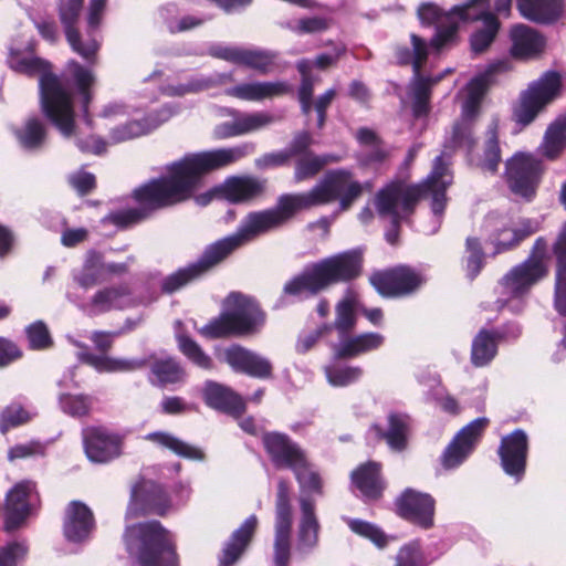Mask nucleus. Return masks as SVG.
Segmentation results:
<instances>
[{
	"mask_svg": "<svg viewBox=\"0 0 566 566\" xmlns=\"http://www.w3.org/2000/svg\"><path fill=\"white\" fill-rule=\"evenodd\" d=\"M411 46L409 50L405 46L396 49V59L400 64H412L415 72V81L411 84V96L413 99V113L416 116H421L428 112V101L431 85L436 84L440 77L437 78H420V69L427 60L429 48L426 41L416 34H411Z\"/></svg>",
	"mask_w": 566,
	"mask_h": 566,
	"instance_id": "ddd939ff",
	"label": "nucleus"
},
{
	"mask_svg": "<svg viewBox=\"0 0 566 566\" xmlns=\"http://www.w3.org/2000/svg\"><path fill=\"white\" fill-rule=\"evenodd\" d=\"M264 448L276 468L293 469L305 457L304 451L286 434L268 432L262 438Z\"/></svg>",
	"mask_w": 566,
	"mask_h": 566,
	"instance_id": "a878e982",
	"label": "nucleus"
},
{
	"mask_svg": "<svg viewBox=\"0 0 566 566\" xmlns=\"http://www.w3.org/2000/svg\"><path fill=\"white\" fill-rule=\"evenodd\" d=\"M453 176L443 156H438L432 166V170L427 179L419 185H406L403 182H391L382 188L376 196V209L382 217L389 218L394 230L386 233V239L394 244L397 240L396 229L401 219L407 217L416 206L419 198L430 197L431 209L437 218L443 213L447 197L446 190L452 184Z\"/></svg>",
	"mask_w": 566,
	"mask_h": 566,
	"instance_id": "f03ea898",
	"label": "nucleus"
},
{
	"mask_svg": "<svg viewBox=\"0 0 566 566\" xmlns=\"http://www.w3.org/2000/svg\"><path fill=\"white\" fill-rule=\"evenodd\" d=\"M177 339L179 349L190 361L202 369L212 368V359L195 340L181 334L177 335Z\"/></svg>",
	"mask_w": 566,
	"mask_h": 566,
	"instance_id": "052dcab7",
	"label": "nucleus"
},
{
	"mask_svg": "<svg viewBox=\"0 0 566 566\" xmlns=\"http://www.w3.org/2000/svg\"><path fill=\"white\" fill-rule=\"evenodd\" d=\"M547 273L546 242L544 239H537L530 258L511 269L501 280V293L504 296L499 301L501 306L521 300Z\"/></svg>",
	"mask_w": 566,
	"mask_h": 566,
	"instance_id": "1a4fd4ad",
	"label": "nucleus"
},
{
	"mask_svg": "<svg viewBox=\"0 0 566 566\" xmlns=\"http://www.w3.org/2000/svg\"><path fill=\"white\" fill-rule=\"evenodd\" d=\"M277 54L266 50L244 49L241 65L250 67L261 74L272 72L276 65Z\"/></svg>",
	"mask_w": 566,
	"mask_h": 566,
	"instance_id": "5fc2aeb1",
	"label": "nucleus"
},
{
	"mask_svg": "<svg viewBox=\"0 0 566 566\" xmlns=\"http://www.w3.org/2000/svg\"><path fill=\"white\" fill-rule=\"evenodd\" d=\"M536 230L537 224L531 220L515 223L507 214L496 212L489 213L481 228L484 241L494 247L495 253L509 250Z\"/></svg>",
	"mask_w": 566,
	"mask_h": 566,
	"instance_id": "4468645a",
	"label": "nucleus"
},
{
	"mask_svg": "<svg viewBox=\"0 0 566 566\" xmlns=\"http://www.w3.org/2000/svg\"><path fill=\"white\" fill-rule=\"evenodd\" d=\"M105 276V262L96 252H88L83 265L72 273L73 282L83 290L95 286Z\"/></svg>",
	"mask_w": 566,
	"mask_h": 566,
	"instance_id": "79ce46f5",
	"label": "nucleus"
},
{
	"mask_svg": "<svg viewBox=\"0 0 566 566\" xmlns=\"http://www.w3.org/2000/svg\"><path fill=\"white\" fill-rule=\"evenodd\" d=\"M355 302L352 297H345L336 306V319L334 327L340 333H347L355 325Z\"/></svg>",
	"mask_w": 566,
	"mask_h": 566,
	"instance_id": "774afa93",
	"label": "nucleus"
},
{
	"mask_svg": "<svg viewBox=\"0 0 566 566\" xmlns=\"http://www.w3.org/2000/svg\"><path fill=\"white\" fill-rule=\"evenodd\" d=\"M175 113L176 111L171 107H163L156 115H148L143 120H130L118 125L111 129L109 142L123 143L148 134L167 122Z\"/></svg>",
	"mask_w": 566,
	"mask_h": 566,
	"instance_id": "c756f323",
	"label": "nucleus"
},
{
	"mask_svg": "<svg viewBox=\"0 0 566 566\" xmlns=\"http://www.w3.org/2000/svg\"><path fill=\"white\" fill-rule=\"evenodd\" d=\"M149 491L147 483L135 485L132 490L130 501L126 511V520L135 518L144 513L154 512L164 514L166 510L155 502V497L146 493Z\"/></svg>",
	"mask_w": 566,
	"mask_h": 566,
	"instance_id": "a18cd8bd",
	"label": "nucleus"
},
{
	"mask_svg": "<svg viewBox=\"0 0 566 566\" xmlns=\"http://www.w3.org/2000/svg\"><path fill=\"white\" fill-rule=\"evenodd\" d=\"M370 188L369 182H359L346 169L329 170L313 186L319 206L338 201L342 211L347 210L365 189L370 190Z\"/></svg>",
	"mask_w": 566,
	"mask_h": 566,
	"instance_id": "9d476101",
	"label": "nucleus"
},
{
	"mask_svg": "<svg viewBox=\"0 0 566 566\" xmlns=\"http://www.w3.org/2000/svg\"><path fill=\"white\" fill-rule=\"evenodd\" d=\"M258 525L255 515L249 516L242 525L233 532L231 538L226 544L220 556V566L233 565L242 555L249 545Z\"/></svg>",
	"mask_w": 566,
	"mask_h": 566,
	"instance_id": "c9c22d12",
	"label": "nucleus"
},
{
	"mask_svg": "<svg viewBox=\"0 0 566 566\" xmlns=\"http://www.w3.org/2000/svg\"><path fill=\"white\" fill-rule=\"evenodd\" d=\"M388 422L389 428L386 433H382L378 426H374L371 431L375 432L377 437H384L392 450L400 451L405 449L409 431L408 417L392 413L388 417Z\"/></svg>",
	"mask_w": 566,
	"mask_h": 566,
	"instance_id": "49530a36",
	"label": "nucleus"
},
{
	"mask_svg": "<svg viewBox=\"0 0 566 566\" xmlns=\"http://www.w3.org/2000/svg\"><path fill=\"white\" fill-rule=\"evenodd\" d=\"M241 245L243 244L235 233L211 243L206 248L198 262L180 269L166 277L163 282V290L168 293L179 290L223 261Z\"/></svg>",
	"mask_w": 566,
	"mask_h": 566,
	"instance_id": "9b49d317",
	"label": "nucleus"
},
{
	"mask_svg": "<svg viewBox=\"0 0 566 566\" xmlns=\"http://www.w3.org/2000/svg\"><path fill=\"white\" fill-rule=\"evenodd\" d=\"M9 66L19 73L39 75L40 101L44 115L64 137L74 133V112L71 94L65 83L49 72V63L31 52L10 51Z\"/></svg>",
	"mask_w": 566,
	"mask_h": 566,
	"instance_id": "7ed1b4c3",
	"label": "nucleus"
},
{
	"mask_svg": "<svg viewBox=\"0 0 566 566\" xmlns=\"http://www.w3.org/2000/svg\"><path fill=\"white\" fill-rule=\"evenodd\" d=\"M281 227L279 216L272 208L250 212L235 232L242 244Z\"/></svg>",
	"mask_w": 566,
	"mask_h": 566,
	"instance_id": "72a5a7b5",
	"label": "nucleus"
},
{
	"mask_svg": "<svg viewBox=\"0 0 566 566\" xmlns=\"http://www.w3.org/2000/svg\"><path fill=\"white\" fill-rule=\"evenodd\" d=\"M265 322V315L250 297L232 293L226 300L223 313L199 329L208 338L228 335H250L258 333Z\"/></svg>",
	"mask_w": 566,
	"mask_h": 566,
	"instance_id": "0eeeda50",
	"label": "nucleus"
},
{
	"mask_svg": "<svg viewBox=\"0 0 566 566\" xmlns=\"http://www.w3.org/2000/svg\"><path fill=\"white\" fill-rule=\"evenodd\" d=\"M566 150V114L557 117L546 128L538 153L547 160H556Z\"/></svg>",
	"mask_w": 566,
	"mask_h": 566,
	"instance_id": "4c0bfd02",
	"label": "nucleus"
},
{
	"mask_svg": "<svg viewBox=\"0 0 566 566\" xmlns=\"http://www.w3.org/2000/svg\"><path fill=\"white\" fill-rule=\"evenodd\" d=\"M528 440L527 434L521 430L502 438L499 454L501 464L506 474L521 480L525 471Z\"/></svg>",
	"mask_w": 566,
	"mask_h": 566,
	"instance_id": "412c9836",
	"label": "nucleus"
},
{
	"mask_svg": "<svg viewBox=\"0 0 566 566\" xmlns=\"http://www.w3.org/2000/svg\"><path fill=\"white\" fill-rule=\"evenodd\" d=\"M397 510L401 517L421 527L433 524L434 500L427 493L405 491L397 501Z\"/></svg>",
	"mask_w": 566,
	"mask_h": 566,
	"instance_id": "4be33fe9",
	"label": "nucleus"
},
{
	"mask_svg": "<svg viewBox=\"0 0 566 566\" xmlns=\"http://www.w3.org/2000/svg\"><path fill=\"white\" fill-rule=\"evenodd\" d=\"M520 15L533 23L549 25L564 13L563 0H515Z\"/></svg>",
	"mask_w": 566,
	"mask_h": 566,
	"instance_id": "7c9ffc66",
	"label": "nucleus"
},
{
	"mask_svg": "<svg viewBox=\"0 0 566 566\" xmlns=\"http://www.w3.org/2000/svg\"><path fill=\"white\" fill-rule=\"evenodd\" d=\"M506 69L507 64L505 62L491 64L484 73L473 77L463 88L461 118L453 125L450 135L446 138V151L464 149L470 153L473 149L475 139L472 130V120L479 115L481 102L491 82V75Z\"/></svg>",
	"mask_w": 566,
	"mask_h": 566,
	"instance_id": "423d86ee",
	"label": "nucleus"
},
{
	"mask_svg": "<svg viewBox=\"0 0 566 566\" xmlns=\"http://www.w3.org/2000/svg\"><path fill=\"white\" fill-rule=\"evenodd\" d=\"M15 135L24 148L34 149L43 145L46 132L40 119L30 118L21 129L15 132Z\"/></svg>",
	"mask_w": 566,
	"mask_h": 566,
	"instance_id": "6e6d98bb",
	"label": "nucleus"
},
{
	"mask_svg": "<svg viewBox=\"0 0 566 566\" xmlns=\"http://www.w3.org/2000/svg\"><path fill=\"white\" fill-rule=\"evenodd\" d=\"M32 418V413L19 403L8 406L0 417V430L6 433L9 429L27 423Z\"/></svg>",
	"mask_w": 566,
	"mask_h": 566,
	"instance_id": "69168bd1",
	"label": "nucleus"
},
{
	"mask_svg": "<svg viewBox=\"0 0 566 566\" xmlns=\"http://www.w3.org/2000/svg\"><path fill=\"white\" fill-rule=\"evenodd\" d=\"M39 503L35 484L32 481L17 483L6 497V527L13 530L31 514Z\"/></svg>",
	"mask_w": 566,
	"mask_h": 566,
	"instance_id": "f3484780",
	"label": "nucleus"
},
{
	"mask_svg": "<svg viewBox=\"0 0 566 566\" xmlns=\"http://www.w3.org/2000/svg\"><path fill=\"white\" fill-rule=\"evenodd\" d=\"M279 120V117L268 112L237 114L232 120L216 126L214 136L227 139L260 130Z\"/></svg>",
	"mask_w": 566,
	"mask_h": 566,
	"instance_id": "b1692460",
	"label": "nucleus"
},
{
	"mask_svg": "<svg viewBox=\"0 0 566 566\" xmlns=\"http://www.w3.org/2000/svg\"><path fill=\"white\" fill-rule=\"evenodd\" d=\"M60 406L65 413L72 417H83L90 412L92 400L84 395H62Z\"/></svg>",
	"mask_w": 566,
	"mask_h": 566,
	"instance_id": "338daca9",
	"label": "nucleus"
},
{
	"mask_svg": "<svg viewBox=\"0 0 566 566\" xmlns=\"http://www.w3.org/2000/svg\"><path fill=\"white\" fill-rule=\"evenodd\" d=\"M356 137L358 142L366 148L363 153L365 164L381 163L388 156V151L381 146V143L375 132L368 128H360Z\"/></svg>",
	"mask_w": 566,
	"mask_h": 566,
	"instance_id": "603ef678",
	"label": "nucleus"
},
{
	"mask_svg": "<svg viewBox=\"0 0 566 566\" xmlns=\"http://www.w3.org/2000/svg\"><path fill=\"white\" fill-rule=\"evenodd\" d=\"M291 527L292 507L290 504V491L286 482L280 481L275 503V566H287L290 558Z\"/></svg>",
	"mask_w": 566,
	"mask_h": 566,
	"instance_id": "dca6fc26",
	"label": "nucleus"
},
{
	"mask_svg": "<svg viewBox=\"0 0 566 566\" xmlns=\"http://www.w3.org/2000/svg\"><path fill=\"white\" fill-rule=\"evenodd\" d=\"M373 286L384 296L405 295L424 282V277L408 268L376 273L370 277Z\"/></svg>",
	"mask_w": 566,
	"mask_h": 566,
	"instance_id": "aec40b11",
	"label": "nucleus"
},
{
	"mask_svg": "<svg viewBox=\"0 0 566 566\" xmlns=\"http://www.w3.org/2000/svg\"><path fill=\"white\" fill-rule=\"evenodd\" d=\"M488 424L489 419L481 417L462 428L443 452L442 465L446 469H454L460 465L473 451Z\"/></svg>",
	"mask_w": 566,
	"mask_h": 566,
	"instance_id": "a211bd4d",
	"label": "nucleus"
},
{
	"mask_svg": "<svg viewBox=\"0 0 566 566\" xmlns=\"http://www.w3.org/2000/svg\"><path fill=\"white\" fill-rule=\"evenodd\" d=\"M83 0H63L60 6V18L65 28L67 42L73 51L86 60H91L98 50V42L95 39H88L85 42L73 29L82 10Z\"/></svg>",
	"mask_w": 566,
	"mask_h": 566,
	"instance_id": "5701e85b",
	"label": "nucleus"
},
{
	"mask_svg": "<svg viewBox=\"0 0 566 566\" xmlns=\"http://www.w3.org/2000/svg\"><path fill=\"white\" fill-rule=\"evenodd\" d=\"M145 439L186 459L203 460L205 458L203 452L199 448L180 440L169 432H151L145 436Z\"/></svg>",
	"mask_w": 566,
	"mask_h": 566,
	"instance_id": "37998d69",
	"label": "nucleus"
},
{
	"mask_svg": "<svg viewBox=\"0 0 566 566\" xmlns=\"http://www.w3.org/2000/svg\"><path fill=\"white\" fill-rule=\"evenodd\" d=\"M452 12V9L447 13H441L438 6L433 3H423L418 9V17L422 23L431 24L439 23L436 36L431 41V46L439 51L443 46H437L433 41L438 38L439 33L447 32L452 25V20H448L447 17Z\"/></svg>",
	"mask_w": 566,
	"mask_h": 566,
	"instance_id": "4d7b16f0",
	"label": "nucleus"
},
{
	"mask_svg": "<svg viewBox=\"0 0 566 566\" xmlns=\"http://www.w3.org/2000/svg\"><path fill=\"white\" fill-rule=\"evenodd\" d=\"M384 336L379 333H365L348 337L335 346L336 358H350L375 350L384 344Z\"/></svg>",
	"mask_w": 566,
	"mask_h": 566,
	"instance_id": "ea45409f",
	"label": "nucleus"
},
{
	"mask_svg": "<svg viewBox=\"0 0 566 566\" xmlns=\"http://www.w3.org/2000/svg\"><path fill=\"white\" fill-rule=\"evenodd\" d=\"M290 91V84L283 81L249 82L228 88L226 94L242 101L260 102L284 95Z\"/></svg>",
	"mask_w": 566,
	"mask_h": 566,
	"instance_id": "2f4dec72",
	"label": "nucleus"
},
{
	"mask_svg": "<svg viewBox=\"0 0 566 566\" xmlns=\"http://www.w3.org/2000/svg\"><path fill=\"white\" fill-rule=\"evenodd\" d=\"M511 49L513 57L520 60H530L542 54L546 46L545 36L537 30L516 23L510 29Z\"/></svg>",
	"mask_w": 566,
	"mask_h": 566,
	"instance_id": "393cba45",
	"label": "nucleus"
},
{
	"mask_svg": "<svg viewBox=\"0 0 566 566\" xmlns=\"http://www.w3.org/2000/svg\"><path fill=\"white\" fill-rule=\"evenodd\" d=\"M543 171L541 159L532 154L517 153L506 161L505 177L515 196L530 199L535 193Z\"/></svg>",
	"mask_w": 566,
	"mask_h": 566,
	"instance_id": "2eb2a0df",
	"label": "nucleus"
},
{
	"mask_svg": "<svg viewBox=\"0 0 566 566\" xmlns=\"http://www.w3.org/2000/svg\"><path fill=\"white\" fill-rule=\"evenodd\" d=\"M339 157L335 155H315L306 153L300 157L295 165L294 178L297 182L315 177L325 166L338 163Z\"/></svg>",
	"mask_w": 566,
	"mask_h": 566,
	"instance_id": "de8ad7c7",
	"label": "nucleus"
},
{
	"mask_svg": "<svg viewBox=\"0 0 566 566\" xmlns=\"http://www.w3.org/2000/svg\"><path fill=\"white\" fill-rule=\"evenodd\" d=\"M80 359L93 366L96 370L106 373L133 371L144 367L146 364L139 359L113 358L93 354H80Z\"/></svg>",
	"mask_w": 566,
	"mask_h": 566,
	"instance_id": "c03bdc74",
	"label": "nucleus"
},
{
	"mask_svg": "<svg viewBox=\"0 0 566 566\" xmlns=\"http://www.w3.org/2000/svg\"><path fill=\"white\" fill-rule=\"evenodd\" d=\"M254 151L251 143L190 154L167 168V176L154 179L134 191L144 210H155L189 199L201 175L223 169Z\"/></svg>",
	"mask_w": 566,
	"mask_h": 566,
	"instance_id": "f257e3e1",
	"label": "nucleus"
},
{
	"mask_svg": "<svg viewBox=\"0 0 566 566\" xmlns=\"http://www.w3.org/2000/svg\"><path fill=\"white\" fill-rule=\"evenodd\" d=\"M360 270L361 252H344L305 269L284 285V293L300 297L311 296L331 284L357 276Z\"/></svg>",
	"mask_w": 566,
	"mask_h": 566,
	"instance_id": "20e7f679",
	"label": "nucleus"
},
{
	"mask_svg": "<svg viewBox=\"0 0 566 566\" xmlns=\"http://www.w3.org/2000/svg\"><path fill=\"white\" fill-rule=\"evenodd\" d=\"M318 201L313 187L306 192L283 195L279 198L277 203L273 207V211L279 216L280 223L283 226L295 213L301 210H307L318 207Z\"/></svg>",
	"mask_w": 566,
	"mask_h": 566,
	"instance_id": "58836bf2",
	"label": "nucleus"
},
{
	"mask_svg": "<svg viewBox=\"0 0 566 566\" xmlns=\"http://www.w3.org/2000/svg\"><path fill=\"white\" fill-rule=\"evenodd\" d=\"M151 371L161 385L181 381L185 373L179 364L170 358H159L151 365Z\"/></svg>",
	"mask_w": 566,
	"mask_h": 566,
	"instance_id": "bf43d9fd",
	"label": "nucleus"
},
{
	"mask_svg": "<svg viewBox=\"0 0 566 566\" xmlns=\"http://www.w3.org/2000/svg\"><path fill=\"white\" fill-rule=\"evenodd\" d=\"M379 465L375 462H368L360 465L352 473L353 484L360 493L368 499L380 496L384 484L379 475Z\"/></svg>",
	"mask_w": 566,
	"mask_h": 566,
	"instance_id": "a19ab883",
	"label": "nucleus"
},
{
	"mask_svg": "<svg viewBox=\"0 0 566 566\" xmlns=\"http://www.w3.org/2000/svg\"><path fill=\"white\" fill-rule=\"evenodd\" d=\"M94 527L91 510L82 502H72L65 513L64 535L70 542H82L88 537Z\"/></svg>",
	"mask_w": 566,
	"mask_h": 566,
	"instance_id": "473e14b6",
	"label": "nucleus"
},
{
	"mask_svg": "<svg viewBox=\"0 0 566 566\" xmlns=\"http://www.w3.org/2000/svg\"><path fill=\"white\" fill-rule=\"evenodd\" d=\"M490 0H468L467 2L452 8V12L447 17L452 20V25L448 31L439 33L433 44L444 46L450 42L458 29L460 22L482 21L483 29L476 31L471 36V48L474 53H482L494 41L501 23L495 14L489 11Z\"/></svg>",
	"mask_w": 566,
	"mask_h": 566,
	"instance_id": "6e6552de",
	"label": "nucleus"
},
{
	"mask_svg": "<svg viewBox=\"0 0 566 566\" xmlns=\"http://www.w3.org/2000/svg\"><path fill=\"white\" fill-rule=\"evenodd\" d=\"M292 471L300 484L302 491L322 493V481L318 473L307 461L306 455L297 463Z\"/></svg>",
	"mask_w": 566,
	"mask_h": 566,
	"instance_id": "13d9d810",
	"label": "nucleus"
},
{
	"mask_svg": "<svg viewBox=\"0 0 566 566\" xmlns=\"http://www.w3.org/2000/svg\"><path fill=\"white\" fill-rule=\"evenodd\" d=\"M347 525L353 533L369 539L379 548L385 547L388 543V537L375 524L358 518H348Z\"/></svg>",
	"mask_w": 566,
	"mask_h": 566,
	"instance_id": "680f3d73",
	"label": "nucleus"
},
{
	"mask_svg": "<svg viewBox=\"0 0 566 566\" xmlns=\"http://www.w3.org/2000/svg\"><path fill=\"white\" fill-rule=\"evenodd\" d=\"M266 181L252 176L228 178L219 188L221 199L232 203H245L265 191Z\"/></svg>",
	"mask_w": 566,
	"mask_h": 566,
	"instance_id": "cd10ccee",
	"label": "nucleus"
},
{
	"mask_svg": "<svg viewBox=\"0 0 566 566\" xmlns=\"http://www.w3.org/2000/svg\"><path fill=\"white\" fill-rule=\"evenodd\" d=\"M232 81L231 74H216L214 76H200L192 78L187 84L170 85L166 93L170 96H182L189 93H198L213 86Z\"/></svg>",
	"mask_w": 566,
	"mask_h": 566,
	"instance_id": "8fccbe9b",
	"label": "nucleus"
},
{
	"mask_svg": "<svg viewBox=\"0 0 566 566\" xmlns=\"http://www.w3.org/2000/svg\"><path fill=\"white\" fill-rule=\"evenodd\" d=\"M296 66L302 75V83L298 88L301 111L305 116H308L312 112L314 85L317 80L311 75L312 63L310 60H301L297 62Z\"/></svg>",
	"mask_w": 566,
	"mask_h": 566,
	"instance_id": "864d4df0",
	"label": "nucleus"
},
{
	"mask_svg": "<svg viewBox=\"0 0 566 566\" xmlns=\"http://www.w3.org/2000/svg\"><path fill=\"white\" fill-rule=\"evenodd\" d=\"M83 444L90 461L104 463L118 457L120 439L103 427H87L83 430Z\"/></svg>",
	"mask_w": 566,
	"mask_h": 566,
	"instance_id": "6ab92c4d",
	"label": "nucleus"
},
{
	"mask_svg": "<svg viewBox=\"0 0 566 566\" xmlns=\"http://www.w3.org/2000/svg\"><path fill=\"white\" fill-rule=\"evenodd\" d=\"M554 253L557 260L554 287V308L560 315H566V222L563 224L556 242Z\"/></svg>",
	"mask_w": 566,
	"mask_h": 566,
	"instance_id": "f704fd0d",
	"label": "nucleus"
},
{
	"mask_svg": "<svg viewBox=\"0 0 566 566\" xmlns=\"http://www.w3.org/2000/svg\"><path fill=\"white\" fill-rule=\"evenodd\" d=\"M496 355V338L482 329L472 342L471 360L476 367L488 365Z\"/></svg>",
	"mask_w": 566,
	"mask_h": 566,
	"instance_id": "3c124183",
	"label": "nucleus"
},
{
	"mask_svg": "<svg viewBox=\"0 0 566 566\" xmlns=\"http://www.w3.org/2000/svg\"><path fill=\"white\" fill-rule=\"evenodd\" d=\"M67 71L74 78L80 93L82 95L83 108L84 112H87V105L91 99V95L88 93L90 86L94 83V75L91 70L83 67L75 61H71L67 64Z\"/></svg>",
	"mask_w": 566,
	"mask_h": 566,
	"instance_id": "0e129e2a",
	"label": "nucleus"
},
{
	"mask_svg": "<svg viewBox=\"0 0 566 566\" xmlns=\"http://www.w3.org/2000/svg\"><path fill=\"white\" fill-rule=\"evenodd\" d=\"M560 75L548 71L538 80L532 82L521 94L520 102L514 108L513 116L518 124L528 125L558 95Z\"/></svg>",
	"mask_w": 566,
	"mask_h": 566,
	"instance_id": "f8f14e48",
	"label": "nucleus"
},
{
	"mask_svg": "<svg viewBox=\"0 0 566 566\" xmlns=\"http://www.w3.org/2000/svg\"><path fill=\"white\" fill-rule=\"evenodd\" d=\"M325 375L329 385L334 387H345L356 382L363 375V369L357 366L325 367Z\"/></svg>",
	"mask_w": 566,
	"mask_h": 566,
	"instance_id": "e2e57ef3",
	"label": "nucleus"
},
{
	"mask_svg": "<svg viewBox=\"0 0 566 566\" xmlns=\"http://www.w3.org/2000/svg\"><path fill=\"white\" fill-rule=\"evenodd\" d=\"M499 120L493 118L486 130L483 156L479 166L485 172L495 174L501 163V149L497 139Z\"/></svg>",
	"mask_w": 566,
	"mask_h": 566,
	"instance_id": "09e8293b",
	"label": "nucleus"
},
{
	"mask_svg": "<svg viewBox=\"0 0 566 566\" xmlns=\"http://www.w3.org/2000/svg\"><path fill=\"white\" fill-rule=\"evenodd\" d=\"M125 544L140 566H178L170 534L156 521L127 525Z\"/></svg>",
	"mask_w": 566,
	"mask_h": 566,
	"instance_id": "39448f33",
	"label": "nucleus"
},
{
	"mask_svg": "<svg viewBox=\"0 0 566 566\" xmlns=\"http://www.w3.org/2000/svg\"><path fill=\"white\" fill-rule=\"evenodd\" d=\"M136 304L128 285L119 284L106 286L96 291L87 303L93 314H102L113 310H123Z\"/></svg>",
	"mask_w": 566,
	"mask_h": 566,
	"instance_id": "c85d7f7f",
	"label": "nucleus"
},
{
	"mask_svg": "<svg viewBox=\"0 0 566 566\" xmlns=\"http://www.w3.org/2000/svg\"><path fill=\"white\" fill-rule=\"evenodd\" d=\"M203 398L208 406L231 415H240L244 410V401L240 396L217 382H207Z\"/></svg>",
	"mask_w": 566,
	"mask_h": 566,
	"instance_id": "e433bc0d",
	"label": "nucleus"
},
{
	"mask_svg": "<svg viewBox=\"0 0 566 566\" xmlns=\"http://www.w3.org/2000/svg\"><path fill=\"white\" fill-rule=\"evenodd\" d=\"M301 516L297 524L296 549L308 553L318 545L319 522L315 513V501L302 495L298 500Z\"/></svg>",
	"mask_w": 566,
	"mask_h": 566,
	"instance_id": "bb28decb",
	"label": "nucleus"
}]
</instances>
